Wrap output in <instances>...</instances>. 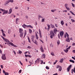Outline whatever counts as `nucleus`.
<instances>
[{
	"label": "nucleus",
	"instance_id": "nucleus-1",
	"mask_svg": "<svg viewBox=\"0 0 75 75\" xmlns=\"http://www.w3.org/2000/svg\"><path fill=\"white\" fill-rule=\"evenodd\" d=\"M0 10L2 11V12H4L3 13V15L5 14H7L8 13V11H5V10L3 9H0Z\"/></svg>",
	"mask_w": 75,
	"mask_h": 75
},
{
	"label": "nucleus",
	"instance_id": "nucleus-2",
	"mask_svg": "<svg viewBox=\"0 0 75 75\" xmlns=\"http://www.w3.org/2000/svg\"><path fill=\"white\" fill-rule=\"evenodd\" d=\"M59 68V71H62V67L60 66V65H57L56 68Z\"/></svg>",
	"mask_w": 75,
	"mask_h": 75
},
{
	"label": "nucleus",
	"instance_id": "nucleus-3",
	"mask_svg": "<svg viewBox=\"0 0 75 75\" xmlns=\"http://www.w3.org/2000/svg\"><path fill=\"white\" fill-rule=\"evenodd\" d=\"M6 42H7V44L8 45H10V41L8 39H6V38L4 40Z\"/></svg>",
	"mask_w": 75,
	"mask_h": 75
},
{
	"label": "nucleus",
	"instance_id": "nucleus-4",
	"mask_svg": "<svg viewBox=\"0 0 75 75\" xmlns=\"http://www.w3.org/2000/svg\"><path fill=\"white\" fill-rule=\"evenodd\" d=\"M50 35L54 37L55 36V34L54 33V32L52 30H51L50 31Z\"/></svg>",
	"mask_w": 75,
	"mask_h": 75
},
{
	"label": "nucleus",
	"instance_id": "nucleus-5",
	"mask_svg": "<svg viewBox=\"0 0 75 75\" xmlns=\"http://www.w3.org/2000/svg\"><path fill=\"white\" fill-rule=\"evenodd\" d=\"M10 45H11L12 46H13L14 47H17V46H16L15 45L13 44V43L10 42Z\"/></svg>",
	"mask_w": 75,
	"mask_h": 75
},
{
	"label": "nucleus",
	"instance_id": "nucleus-6",
	"mask_svg": "<svg viewBox=\"0 0 75 75\" xmlns=\"http://www.w3.org/2000/svg\"><path fill=\"white\" fill-rule=\"evenodd\" d=\"M1 58L4 60H5V59H6V56L5 54H3Z\"/></svg>",
	"mask_w": 75,
	"mask_h": 75
},
{
	"label": "nucleus",
	"instance_id": "nucleus-7",
	"mask_svg": "<svg viewBox=\"0 0 75 75\" xmlns=\"http://www.w3.org/2000/svg\"><path fill=\"white\" fill-rule=\"evenodd\" d=\"M71 67H72V65H70L68 68L67 69V70L68 72H69V70L71 69Z\"/></svg>",
	"mask_w": 75,
	"mask_h": 75
},
{
	"label": "nucleus",
	"instance_id": "nucleus-8",
	"mask_svg": "<svg viewBox=\"0 0 75 75\" xmlns=\"http://www.w3.org/2000/svg\"><path fill=\"white\" fill-rule=\"evenodd\" d=\"M70 48H71V47L69 46L66 50H64V51H65V52H68V50H69Z\"/></svg>",
	"mask_w": 75,
	"mask_h": 75
},
{
	"label": "nucleus",
	"instance_id": "nucleus-9",
	"mask_svg": "<svg viewBox=\"0 0 75 75\" xmlns=\"http://www.w3.org/2000/svg\"><path fill=\"white\" fill-rule=\"evenodd\" d=\"M1 31L2 33L3 34V35L4 37H5L6 36V34L4 33V30H3L2 29H1L0 30Z\"/></svg>",
	"mask_w": 75,
	"mask_h": 75
},
{
	"label": "nucleus",
	"instance_id": "nucleus-10",
	"mask_svg": "<svg viewBox=\"0 0 75 75\" xmlns=\"http://www.w3.org/2000/svg\"><path fill=\"white\" fill-rule=\"evenodd\" d=\"M19 33H23V29L20 28L19 29Z\"/></svg>",
	"mask_w": 75,
	"mask_h": 75
},
{
	"label": "nucleus",
	"instance_id": "nucleus-11",
	"mask_svg": "<svg viewBox=\"0 0 75 75\" xmlns=\"http://www.w3.org/2000/svg\"><path fill=\"white\" fill-rule=\"evenodd\" d=\"M10 3V0H8V1H6L4 4L5 6H6V5H7V4H8V3Z\"/></svg>",
	"mask_w": 75,
	"mask_h": 75
},
{
	"label": "nucleus",
	"instance_id": "nucleus-12",
	"mask_svg": "<svg viewBox=\"0 0 75 75\" xmlns=\"http://www.w3.org/2000/svg\"><path fill=\"white\" fill-rule=\"evenodd\" d=\"M64 31H62L60 33V35L61 37H62L64 35Z\"/></svg>",
	"mask_w": 75,
	"mask_h": 75
},
{
	"label": "nucleus",
	"instance_id": "nucleus-13",
	"mask_svg": "<svg viewBox=\"0 0 75 75\" xmlns=\"http://www.w3.org/2000/svg\"><path fill=\"white\" fill-rule=\"evenodd\" d=\"M66 41L67 42H70V40H69V38L68 37L67 39H66Z\"/></svg>",
	"mask_w": 75,
	"mask_h": 75
},
{
	"label": "nucleus",
	"instance_id": "nucleus-14",
	"mask_svg": "<svg viewBox=\"0 0 75 75\" xmlns=\"http://www.w3.org/2000/svg\"><path fill=\"white\" fill-rule=\"evenodd\" d=\"M42 58H45V54L43 53L42 55Z\"/></svg>",
	"mask_w": 75,
	"mask_h": 75
},
{
	"label": "nucleus",
	"instance_id": "nucleus-15",
	"mask_svg": "<svg viewBox=\"0 0 75 75\" xmlns=\"http://www.w3.org/2000/svg\"><path fill=\"white\" fill-rule=\"evenodd\" d=\"M24 34V33H20V35L21 37L22 38L23 37V35Z\"/></svg>",
	"mask_w": 75,
	"mask_h": 75
},
{
	"label": "nucleus",
	"instance_id": "nucleus-16",
	"mask_svg": "<svg viewBox=\"0 0 75 75\" xmlns=\"http://www.w3.org/2000/svg\"><path fill=\"white\" fill-rule=\"evenodd\" d=\"M22 27H23V28H26V27H27V25H25V24H24L22 25Z\"/></svg>",
	"mask_w": 75,
	"mask_h": 75
},
{
	"label": "nucleus",
	"instance_id": "nucleus-17",
	"mask_svg": "<svg viewBox=\"0 0 75 75\" xmlns=\"http://www.w3.org/2000/svg\"><path fill=\"white\" fill-rule=\"evenodd\" d=\"M40 49L41 51H42V52H44V49H43V48H42V46L41 47Z\"/></svg>",
	"mask_w": 75,
	"mask_h": 75
},
{
	"label": "nucleus",
	"instance_id": "nucleus-18",
	"mask_svg": "<svg viewBox=\"0 0 75 75\" xmlns=\"http://www.w3.org/2000/svg\"><path fill=\"white\" fill-rule=\"evenodd\" d=\"M64 61V59L62 58L60 60L59 62L61 63H62L63 62V61Z\"/></svg>",
	"mask_w": 75,
	"mask_h": 75
},
{
	"label": "nucleus",
	"instance_id": "nucleus-19",
	"mask_svg": "<svg viewBox=\"0 0 75 75\" xmlns=\"http://www.w3.org/2000/svg\"><path fill=\"white\" fill-rule=\"evenodd\" d=\"M57 11L56 9H53L51 10V11L52 12V13H54V12H55V11Z\"/></svg>",
	"mask_w": 75,
	"mask_h": 75
},
{
	"label": "nucleus",
	"instance_id": "nucleus-20",
	"mask_svg": "<svg viewBox=\"0 0 75 75\" xmlns=\"http://www.w3.org/2000/svg\"><path fill=\"white\" fill-rule=\"evenodd\" d=\"M57 29L56 28H55L54 29L53 31L54 33H56V32H57Z\"/></svg>",
	"mask_w": 75,
	"mask_h": 75
},
{
	"label": "nucleus",
	"instance_id": "nucleus-21",
	"mask_svg": "<svg viewBox=\"0 0 75 75\" xmlns=\"http://www.w3.org/2000/svg\"><path fill=\"white\" fill-rule=\"evenodd\" d=\"M34 36H32V41H34Z\"/></svg>",
	"mask_w": 75,
	"mask_h": 75
},
{
	"label": "nucleus",
	"instance_id": "nucleus-22",
	"mask_svg": "<svg viewBox=\"0 0 75 75\" xmlns=\"http://www.w3.org/2000/svg\"><path fill=\"white\" fill-rule=\"evenodd\" d=\"M27 35V31H26V30H25V33H24V36L23 38H24L25 36L26 35Z\"/></svg>",
	"mask_w": 75,
	"mask_h": 75
},
{
	"label": "nucleus",
	"instance_id": "nucleus-23",
	"mask_svg": "<svg viewBox=\"0 0 75 75\" xmlns=\"http://www.w3.org/2000/svg\"><path fill=\"white\" fill-rule=\"evenodd\" d=\"M69 62H72V63H74L75 62H74V61L72 60H70Z\"/></svg>",
	"mask_w": 75,
	"mask_h": 75
},
{
	"label": "nucleus",
	"instance_id": "nucleus-24",
	"mask_svg": "<svg viewBox=\"0 0 75 75\" xmlns=\"http://www.w3.org/2000/svg\"><path fill=\"white\" fill-rule=\"evenodd\" d=\"M35 63H39V59H38L35 61Z\"/></svg>",
	"mask_w": 75,
	"mask_h": 75
},
{
	"label": "nucleus",
	"instance_id": "nucleus-25",
	"mask_svg": "<svg viewBox=\"0 0 75 75\" xmlns=\"http://www.w3.org/2000/svg\"><path fill=\"white\" fill-rule=\"evenodd\" d=\"M29 31L30 34H31V33H32V30H31V29H30L29 30Z\"/></svg>",
	"mask_w": 75,
	"mask_h": 75
},
{
	"label": "nucleus",
	"instance_id": "nucleus-26",
	"mask_svg": "<svg viewBox=\"0 0 75 75\" xmlns=\"http://www.w3.org/2000/svg\"><path fill=\"white\" fill-rule=\"evenodd\" d=\"M51 54L52 56H54L55 55H54V52H51Z\"/></svg>",
	"mask_w": 75,
	"mask_h": 75
},
{
	"label": "nucleus",
	"instance_id": "nucleus-27",
	"mask_svg": "<svg viewBox=\"0 0 75 75\" xmlns=\"http://www.w3.org/2000/svg\"><path fill=\"white\" fill-rule=\"evenodd\" d=\"M47 26L48 27V30H49V28H50V25L48 24H47Z\"/></svg>",
	"mask_w": 75,
	"mask_h": 75
},
{
	"label": "nucleus",
	"instance_id": "nucleus-28",
	"mask_svg": "<svg viewBox=\"0 0 75 75\" xmlns=\"http://www.w3.org/2000/svg\"><path fill=\"white\" fill-rule=\"evenodd\" d=\"M50 25L52 27V28H55V26L54 25H52V24H51Z\"/></svg>",
	"mask_w": 75,
	"mask_h": 75
},
{
	"label": "nucleus",
	"instance_id": "nucleus-29",
	"mask_svg": "<svg viewBox=\"0 0 75 75\" xmlns=\"http://www.w3.org/2000/svg\"><path fill=\"white\" fill-rule=\"evenodd\" d=\"M70 12L72 14V15H73L74 16H75V14L74 13L72 12V11H70Z\"/></svg>",
	"mask_w": 75,
	"mask_h": 75
},
{
	"label": "nucleus",
	"instance_id": "nucleus-30",
	"mask_svg": "<svg viewBox=\"0 0 75 75\" xmlns=\"http://www.w3.org/2000/svg\"><path fill=\"white\" fill-rule=\"evenodd\" d=\"M19 19L17 18L16 19V24H17V22L18 21V20Z\"/></svg>",
	"mask_w": 75,
	"mask_h": 75
},
{
	"label": "nucleus",
	"instance_id": "nucleus-31",
	"mask_svg": "<svg viewBox=\"0 0 75 75\" xmlns=\"http://www.w3.org/2000/svg\"><path fill=\"white\" fill-rule=\"evenodd\" d=\"M40 18H43L42 16L41 15L38 16V19H40Z\"/></svg>",
	"mask_w": 75,
	"mask_h": 75
},
{
	"label": "nucleus",
	"instance_id": "nucleus-32",
	"mask_svg": "<svg viewBox=\"0 0 75 75\" xmlns=\"http://www.w3.org/2000/svg\"><path fill=\"white\" fill-rule=\"evenodd\" d=\"M33 42H34V43H35V44H36V45H37V41H36V40H35V41H33Z\"/></svg>",
	"mask_w": 75,
	"mask_h": 75
},
{
	"label": "nucleus",
	"instance_id": "nucleus-33",
	"mask_svg": "<svg viewBox=\"0 0 75 75\" xmlns=\"http://www.w3.org/2000/svg\"><path fill=\"white\" fill-rule=\"evenodd\" d=\"M11 12H12V9L11 8L10 9V14H11Z\"/></svg>",
	"mask_w": 75,
	"mask_h": 75
},
{
	"label": "nucleus",
	"instance_id": "nucleus-34",
	"mask_svg": "<svg viewBox=\"0 0 75 75\" xmlns=\"http://www.w3.org/2000/svg\"><path fill=\"white\" fill-rule=\"evenodd\" d=\"M61 23L62 25H64V21H61Z\"/></svg>",
	"mask_w": 75,
	"mask_h": 75
},
{
	"label": "nucleus",
	"instance_id": "nucleus-35",
	"mask_svg": "<svg viewBox=\"0 0 75 75\" xmlns=\"http://www.w3.org/2000/svg\"><path fill=\"white\" fill-rule=\"evenodd\" d=\"M28 40L29 42H30V43H31V41H30V38H28Z\"/></svg>",
	"mask_w": 75,
	"mask_h": 75
},
{
	"label": "nucleus",
	"instance_id": "nucleus-36",
	"mask_svg": "<svg viewBox=\"0 0 75 75\" xmlns=\"http://www.w3.org/2000/svg\"><path fill=\"white\" fill-rule=\"evenodd\" d=\"M68 5V4H65L64 6H65V7H66V8H67V6Z\"/></svg>",
	"mask_w": 75,
	"mask_h": 75
},
{
	"label": "nucleus",
	"instance_id": "nucleus-37",
	"mask_svg": "<svg viewBox=\"0 0 75 75\" xmlns=\"http://www.w3.org/2000/svg\"><path fill=\"white\" fill-rule=\"evenodd\" d=\"M22 71V70L21 69L20 70H19L18 72L19 74H21V73Z\"/></svg>",
	"mask_w": 75,
	"mask_h": 75
},
{
	"label": "nucleus",
	"instance_id": "nucleus-38",
	"mask_svg": "<svg viewBox=\"0 0 75 75\" xmlns=\"http://www.w3.org/2000/svg\"><path fill=\"white\" fill-rule=\"evenodd\" d=\"M18 52L19 54H22V52L21 50H19L18 51Z\"/></svg>",
	"mask_w": 75,
	"mask_h": 75
},
{
	"label": "nucleus",
	"instance_id": "nucleus-39",
	"mask_svg": "<svg viewBox=\"0 0 75 75\" xmlns=\"http://www.w3.org/2000/svg\"><path fill=\"white\" fill-rule=\"evenodd\" d=\"M44 20H45V18L42 19L41 21L42 22H44L45 21H44Z\"/></svg>",
	"mask_w": 75,
	"mask_h": 75
},
{
	"label": "nucleus",
	"instance_id": "nucleus-40",
	"mask_svg": "<svg viewBox=\"0 0 75 75\" xmlns=\"http://www.w3.org/2000/svg\"><path fill=\"white\" fill-rule=\"evenodd\" d=\"M66 8L67 10H69H69H70V9L69 8H68L67 7Z\"/></svg>",
	"mask_w": 75,
	"mask_h": 75
},
{
	"label": "nucleus",
	"instance_id": "nucleus-41",
	"mask_svg": "<svg viewBox=\"0 0 75 75\" xmlns=\"http://www.w3.org/2000/svg\"><path fill=\"white\" fill-rule=\"evenodd\" d=\"M66 34L67 36L68 37H69V35H68V34L66 32Z\"/></svg>",
	"mask_w": 75,
	"mask_h": 75
},
{
	"label": "nucleus",
	"instance_id": "nucleus-42",
	"mask_svg": "<svg viewBox=\"0 0 75 75\" xmlns=\"http://www.w3.org/2000/svg\"><path fill=\"white\" fill-rule=\"evenodd\" d=\"M46 69H50V68L49 67H48V66H46Z\"/></svg>",
	"mask_w": 75,
	"mask_h": 75
},
{
	"label": "nucleus",
	"instance_id": "nucleus-43",
	"mask_svg": "<svg viewBox=\"0 0 75 75\" xmlns=\"http://www.w3.org/2000/svg\"><path fill=\"white\" fill-rule=\"evenodd\" d=\"M28 48H29V49H31V47L30 46H28L27 47Z\"/></svg>",
	"mask_w": 75,
	"mask_h": 75
},
{
	"label": "nucleus",
	"instance_id": "nucleus-44",
	"mask_svg": "<svg viewBox=\"0 0 75 75\" xmlns=\"http://www.w3.org/2000/svg\"><path fill=\"white\" fill-rule=\"evenodd\" d=\"M10 2H11V3H13L14 2V1L13 0H10Z\"/></svg>",
	"mask_w": 75,
	"mask_h": 75
},
{
	"label": "nucleus",
	"instance_id": "nucleus-45",
	"mask_svg": "<svg viewBox=\"0 0 75 75\" xmlns=\"http://www.w3.org/2000/svg\"><path fill=\"white\" fill-rule=\"evenodd\" d=\"M57 43L58 44H60V42H59V40H58L57 41Z\"/></svg>",
	"mask_w": 75,
	"mask_h": 75
},
{
	"label": "nucleus",
	"instance_id": "nucleus-46",
	"mask_svg": "<svg viewBox=\"0 0 75 75\" xmlns=\"http://www.w3.org/2000/svg\"><path fill=\"white\" fill-rule=\"evenodd\" d=\"M71 4H72L73 7H75V5H74V4L72 3H71Z\"/></svg>",
	"mask_w": 75,
	"mask_h": 75
},
{
	"label": "nucleus",
	"instance_id": "nucleus-47",
	"mask_svg": "<svg viewBox=\"0 0 75 75\" xmlns=\"http://www.w3.org/2000/svg\"><path fill=\"white\" fill-rule=\"evenodd\" d=\"M1 38H3V39L4 40H5V38H4V37H3V36H1Z\"/></svg>",
	"mask_w": 75,
	"mask_h": 75
},
{
	"label": "nucleus",
	"instance_id": "nucleus-48",
	"mask_svg": "<svg viewBox=\"0 0 75 75\" xmlns=\"http://www.w3.org/2000/svg\"><path fill=\"white\" fill-rule=\"evenodd\" d=\"M5 75H8V73L7 72L6 73H5L4 74Z\"/></svg>",
	"mask_w": 75,
	"mask_h": 75
},
{
	"label": "nucleus",
	"instance_id": "nucleus-49",
	"mask_svg": "<svg viewBox=\"0 0 75 75\" xmlns=\"http://www.w3.org/2000/svg\"><path fill=\"white\" fill-rule=\"evenodd\" d=\"M72 46H75V43H72Z\"/></svg>",
	"mask_w": 75,
	"mask_h": 75
},
{
	"label": "nucleus",
	"instance_id": "nucleus-50",
	"mask_svg": "<svg viewBox=\"0 0 75 75\" xmlns=\"http://www.w3.org/2000/svg\"><path fill=\"white\" fill-rule=\"evenodd\" d=\"M40 36V38H42V35H41V33H40L39 34Z\"/></svg>",
	"mask_w": 75,
	"mask_h": 75
},
{
	"label": "nucleus",
	"instance_id": "nucleus-51",
	"mask_svg": "<svg viewBox=\"0 0 75 75\" xmlns=\"http://www.w3.org/2000/svg\"><path fill=\"white\" fill-rule=\"evenodd\" d=\"M41 64H43V61L42 60H41Z\"/></svg>",
	"mask_w": 75,
	"mask_h": 75
},
{
	"label": "nucleus",
	"instance_id": "nucleus-52",
	"mask_svg": "<svg viewBox=\"0 0 75 75\" xmlns=\"http://www.w3.org/2000/svg\"><path fill=\"white\" fill-rule=\"evenodd\" d=\"M71 21H72V22H75V20H74L72 19H71Z\"/></svg>",
	"mask_w": 75,
	"mask_h": 75
},
{
	"label": "nucleus",
	"instance_id": "nucleus-53",
	"mask_svg": "<svg viewBox=\"0 0 75 75\" xmlns=\"http://www.w3.org/2000/svg\"><path fill=\"white\" fill-rule=\"evenodd\" d=\"M28 57H29L30 58H31V56L29 55H28Z\"/></svg>",
	"mask_w": 75,
	"mask_h": 75
},
{
	"label": "nucleus",
	"instance_id": "nucleus-54",
	"mask_svg": "<svg viewBox=\"0 0 75 75\" xmlns=\"http://www.w3.org/2000/svg\"><path fill=\"white\" fill-rule=\"evenodd\" d=\"M58 37L59 38V39L60 38V35H59V34H58Z\"/></svg>",
	"mask_w": 75,
	"mask_h": 75
},
{
	"label": "nucleus",
	"instance_id": "nucleus-55",
	"mask_svg": "<svg viewBox=\"0 0 75 75\" xmlns=\"http://www.w3.org/2000/svg\"><path fill=\"white\" fill-rule=\"evenodd\" d=\"M36 39L37 40H38V36H36Z\"/></svg>",
	"mask_w": 75,
	"mask_h": 75
},
{
	"label": "nucleus",
	"instance_id": "nucleus-56",
	"mask_svg": "<svg viewBox=\"0 0 75 75\" xmlns=\"http://www.w3.org/2000/svg\"><path fill=\"white\" fill-rule=\"evenodd\" d=\"M30 27H31V25H29L27 26V27L28 28L30 27Z\"/></svg>",
	"mask_w": 75,
	"mask_h": 75
},
{
	"label": "nucleus",
	"instance_id": "nucleus-57",
	"mask_svg": "<svg viewBox=\"0 0 75 75\" xmlns=\"http://www.w3.org/2000/svg\"><path fill=\"white\" fill-rule=\"evenodd\" d=\"M1 68H2V69H3V65H1Z\"/></svg>",
	"mask_w": 75,
	"mask_h": 75
},
{
	"label": "nucleus",
	"instance_id": "nucleus-58",
	"mask_svg": "<svg viewBox=\"0 0 75 75\" xmlns=\"http://www.w3.org/2000/svg\"><path fill=\"white\" fill-rule=\"evenodd\" d=\"M53 37H54V36H52V35H51L50 36V38H53Z\"/></svg>",
	"mask_w": 75,
	"mask_h": 75
},
{
	"label": "nucleus",
	"instance_id": "nucleus-59",
	"mask_svg": "<svg viewBox=\"0 0 75 75\" xmlns=\"http://www.w3.org/2000/svg\"><path fill=\"white\" fill-rule=\"evenodd\" d=\"M0 46L1 48H3V46H2V45L0 44Z\"/></svg>",
	"mask_w": 75,
	"mask_h": 75
},
{
	"label": "nucleus",
	"instance_id": "nucleus-60",
	"mask_svg": "<svg viewBox=\"0 0 75 75\" xmlns=\"http://www.w3.org/2000/svg\"><path fill=\"white\" fill-rule=\"evenodd\" d=\"M70 40H73V38H70Z\"/></svg>",
	"mask_w": 75,
	"mask_h": 75
},
{
	"label": "nucleus",
	"instance_id": "nucleus-61",
	"mask_svg": "<svg viewBox=\"0 0 75 75\" xmlns=\"http://www.w3.org/2000/svg\"><path fill=\"white\" fill-rule=\"evenodd\" d=\"M72 58L73 59H74V60H75V58L74 57H72Z\"/></svg>",
	"mask_w": 75,
	"mask_h": 75
},
{
	"label": "nucleus",
	"instance_id": "nucleus-62",
	"mask_svg": "<svg viewBox=\"0 0 75 75\" xmlns=\"http://www.w3.org/2000/svg\"><path fill=\"white\" fill-rule=\"evenodd\" d=\"M73 52L74 53H75V50H73Z\"/></svg>",
	"mask_w": 75,
	"mask_h": 75
},
{
	"label": "nucleus",
	"instance_id": "nucleus-63",
	"mask_svg": "<svg viewBox=\"0 0 75 75\" xmlns=\"http://www.w3.org/2000/svg\"><path fill=\"white\" fill-rule=\"evenodd\" d=\"M74 72V73H75V68L74 69V70H73V72Z\"/></svg>",
	"mask_w": 75,
	"mask_h": 75
},
{
	"label": "nucleus",
	"instance_id": "nucleus-64",
	"mask_svg": "<svg viewBox=\"0 0 75 75\" xmlns=\"http://www.w3.org/2000/svg\"><path fill=\"white\" fill-rule=\"evenodd\" d=\"M53 75H58V74H57V73H56L55 74H54Z\"/></svg>",
	"mask_w": 75,
	"mask_h": 75
}]
</instances>
